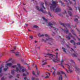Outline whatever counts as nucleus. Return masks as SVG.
Masks as SVG:
<instances>
[{
    "instance_id": "f257e3e1",
    "label": "nucleus",
    "mask_w": 80,
    "mask_h": 80,
    "mask_svg": "<svg viewBox=\"0 0 80 80\" xmlns=\"http://www.w3.org/2000/svg\"><path fill=\"white\" fill-rule=\"evenodd\" d=\"M42 41L43 42L44 41V42H46L47 41L48 42V43L50 45H52L53 43H54V40L53 39L48 38V39L46 38V40H44L43 39H42Z\"/></svg>"
},
{
    "instance_id": "f03ea898",
    "label": "nucleus",
    "mask_w": 80,
    "mask_h": 80,
    "mask_svg": "<svg viewBox=\"0 0 80 80\" xmlns=\"http://www.w3.org/2000/svg\"><path fill=\"white\" fill-rule=\"evenodd\" d=\"M57 2L53 1L52 2V4H51L50 8L52 11L55 10V9L56 8V6H57Z\"/></svg>"
},
{
    "instance_id": "7ed1b4c3",
    "label": "nucleus",
    "mask_w": 80,
    "mask_h": 80,
    "mask_svg": "<svg viewBox=\"0 0 80 80\" xmlns=\"http://www.w3.org/2000/svg\"><path fill=\"white\" fill-rule=\"evenodd\" d=\"M73 1H74V3L75 8H76V10H79L80 13V6L79 5V2L78 1L76 2L75 0H73Z\"/></svg>"
},
{
    "instance_id": "20e7f679",
    "label": "nucleus",
    "mask_w": 80,
    "mask_h": 80,
    "mask_svg": "<svg viewBox=\"0 0 80 80\" xmlns=\"http://www.w3.org/2000/svg\"><path fill=\"white\" fill-rule=\"evenodd\" d=\"M36 8H37L38 10L40 11V12H41L43 13H47V12L46 11H44L43 10V9L42 8H41L40 9V8L38 6H36Z\"/></svg>"
},
{
    "instance_id": "39448f33",
    "label": "nucleus",
    "mask_w": 80,
    "mask_h": 80,
    "mask_svg": "<svg viewBox=\"0 0 80 80\" xmlns=\"http://www.w3.org/2000/svg\"><path fill=\"white\" fill-rule=\"evenodd\" d=\"M69 36H66V38H68V40H70V37H72V38H73L74 40H76L75 39V38H74V37H73V36L72 35L71 33H69Z\"/></svg>"
},
{
    "instance_id": "423d86ee",
    "label": "nucleus",
    "mask_w": 80,
    "mask_h": 80,
    "mask_svg": "<svg viewBox=\"0 0 80 80\" xmlns=\"http://www.w3.org/2000/svg\"><path fill=\"white\" fill-rule=\"evenodd\" d=\"M56 74L57 75H60L59 77V80H62V75L60 72H57Z\"/></svg>"
},
{
    "instance_id": "0eeeda50",
    "label": "nucleus",
    "mask_w": 80,
    "mask_h": 80,
    "mask_svg": "<svg viewBox=\"0 0 80 80\" xmlns=\"http://www.w3.org/2000/svg\"><path fill=\"white\" fill-rule=\"evenodd\" d=\"M19 68L21 70H22V72H25V69L23 68V67L21 66L20 64H17Z\"/></svg>"
},
{
    "instance_id": "6e6552de",
    "label": "nucleus",
    "mask_w": 80,
    "mask_h": 80,
    "mask_svg": "<svg viewBox=\"0 0 80 80\" xmlns=\"http://www.w3.org/2000/svg\"><path fill=\"white\" fill-rule=\"evenodd\" d=\"M18 70H19L18 68H16V70H12L11 71V73L12 75H13V74L14 73V72H15V71H16L17 72H18Z\"/></svg>"
},
{
    "instance_id": "1a4fd4ad",
    "label": "nucleus",
    "mask_w": 80,
    "mask_h": 80,
    "mask_svg": "<svg viewBox=\"0 0 80 80\" xmlns=\"http://www.w3.org/2000/svg\"><path fill=\"white\" fill-rule=\"evenodd\" d=\"M71 32H72V34L74 35H75V37H77V38L78 39V41H80V39L79 38H78V37H77V36L76 34H75L74 33V32H73V31L71 29Z\"/></svg>"
},
{
    "instance_id": "9d476101",
    "label": "nucleus",
    "mask_w": 80,
    "mask_h": 80,
    "mask_svg": "<svg viewBox=\"0 0 80 80\" xmlns=\"http://www.w3.org/2000/svg\"><path fill=\"white\" fill-rule=\"evenodd\" d=\"M65 28V29H63L61 28V29H62V30H63V31H64V32H65V33H68V29L66 28Z\"/></svg>"
},
{
    "instance_id": "9b49d317",
    "label": "nucleus",
    "mask_w": 80,
    "mask_h": 80,
    "mask_svg": "<svg viewBox=\"0 0 80 80\" xmlns=\"http://www.w3.org/2000/svg\"><path fill=\"white\" fill-rule=\"evenodd\" d=\"M47 55H49V58H54L53 57L55 56V55H53L52 54H49V53H48L47 54Z\"/></svg>"
},
{
    "instance_id": "f8f14e48",
    "label": "nucleus",
    "mask_w": 80,
    "mask_h": 80,
    "mask_svg": "<svg viewBox=\"0 0 80 80\" xmlns=\"http://www.w3.org/2000/svg\"><path fill=\"white\" fill-rule=\"evenodd\" d=\"M52 61L54 63H57L58 62H60V59H54L52 60Z\"/></svg>"
},
{
    "instance_id": "ddd939ff",
    "label": "nucleus",
    "mask_w": 80,
    "mask_h": 80,
    "mask_svg": "<svg viewBox=\"0 0 80 80\" xmlns=\"http://www.w3.org/2000/svg\"><path fill=\"white\" fill-rule=\"evenodd\" d=\"M63 62H64V60H61V64H60V66H61V67H63L64 68H65V67H64V66H63V65H62V64H63Z\"/></svg>"
},
{
    "instance_id": "4468645a",
    "label": "nucleus",
    "mask_w": 80,
    "mask_h": 80,
    "mask_svg": "<svg viewBox=\"0 0 80 80\" xmlns=\"http://www.w3.org/2000/svg\"><path fill=\"white\" fill-rule=\"evenodd\" d=\"M61 11V9L59 8H57L55 10V12H59Z\"/></svg>"
},
{
    "instance_id": "2eb2a0df",
    "label": "nucleus",
    "mask_w": 80,
    "mask_h": 80,
    "mask_svg": "<svg viewBox=\"0 0 80 80\" xmlns=\"http://www.w3.org/2000/svg\"><path fill=\"white\" fill-rule=\"evenodd\" d=\"M1 66H2V67L0 68V73H2V68H3V65H1Z\"/></svg>"
},
{
    "instance_id": "dca6fc26",
    "label": "nucleus",
    "mask_w": 80,
    "mask_h": 80,
    "mask_svg": "<svg viewBox=\"0 0 80 80\" xmlns=\"http://www.w3.org/2000/svg\"><path fill=\"white\" fill-rule=\"evenodd\" d=\"M48 24L49 26H50V27H51L52 28H53V27L52 26L53 25L52 24V23H51L50 22H49Z\"/></svg>"
},
{
    "instance_id": "f3484780",
    "label": "nucleus",
    "mask_w": 80,
    "mask_h": 80,
    "mask_svg": "<svg viewBox=\"0 0 80 80\" xmlns=\"http://www.w3.org/2000/svg\"><path fill=\"white\" fill-rule=\"evenodd\" d=\"M15 54L16 55V56H17V57H18V56H20V55H19V52H15Z\"/></svg>"
},
{
    "instance_id": "a211bd4d",
    "label": "nucleus",
    "mask_w": 80,
    "mask_h": 80,
    "mask_svg": "<svg viewBox=\"0 0 80 80\" xmlns=\"http://www.w3.org/2000/svg\"><path fill=\"white\" fill-rule=\"evenodd\" d=\"M71 25V24L70 23H68V24H66V25L67 26L69 27V28H70V25Z\"/></svg>"
},
{
    "instance_id": "6ab92c4d",
    "label": "nucleus",
    "mask_w": 80,
    "mask_h": 80,
    "mask_svg": "<svg viewBox=\"0 0 80 80\" xmlns=\"http://www.w3.org/2000/svg\"><path fill=\"white\" fill-rule=\"evenodd\" d=\"M72 57H77V56H78V54H72Z\"/></svg>"
},
{
    "instance_id": "aec40b11",
    "label": "nucleus",
    "mask_w": 80,
    "mask_h": 80,
    "mask_svg": "<svg viewBox=\"0 0 80 80\" xmlns=\"http://www.w3.org/2000/svg\"><path fill=\"white\" fill-rule=\"evenodd\" d=\"M59 2L60 3H61V4L63 6H65V5L64 4V3H63V2H62L61 1H59Z\"/></svg>"
},
{
    "instance_id": "412c9836",
    "label": "nucleus",
    "mask_w": 80,
    "mask_h": 80,
    "mask_svg": "<svg viewBox=\"0 0 80 80\" xmlns=\"http://www.w3.org/2000/svg\"><path fill=\"white\" fill-rule=\"evenodd\" d=\"M41 4L42 6V8H44V9H45H45H46V8H45V7H44V6H43V2H41Z\"/></svg>"
},
{
    "instance_id": "4be33fe9",
    "label": "nucleus",
    "mask_w": 80,
    "mask_h": 80,
    "mask_svg": "<svg viewBox=\"0 0 80 80\" xmlns=\"http://www.w3.org/2000/svg\"><path fill=\"white\" fill-rule=\"evenodd\" d=\"M62 49L63 50V52H65L66 53H67V52H66V50L65 48H62Z\"/></svg>"
},
{
    "instance_id": "5701e85b",
    "label": "nucleus",
    "mask_w": 80,
    "mask_h": 80,
    "mask_svg": "<svg viewBox=\"0 0 80 80\" xmlns=\"http://www.w3.org/2000/svg\"><path fill=\"white\" fill-rule=\"evenodd\" d=\"M14 50H16V48H14V49H12V50H11L10 51V52H12V53H15V52H14Z\"/></svg>"
},
{
    "instance_id": "b1692460",
    "label": "nucleus",
    "mask_w": 80,
    "mask_h": 80,
    "mask_svg": "<svg viewBox=\"0 0 80 80\" xmlns=\"http://www.w3.org/2000/svg\"><path fill=\"white\" fill-rule=\"evenodd\" d=\"M67 1L69 2L70 3V4H72V2L70 1V0H64V1L65 2H68Z\"/></svg>"
},
{
    "instance_id": "393cba45",
    "label": "nucleus",
    "mask_w": 80,
    "mask_h": 80,
    "mask_svg": "<svg viewBox=\"0 0 80 80\" xmlns=\"http://www.w3.org/2000/svg\"><path fill=\"white\" fill-rule=\"evenodd\" d=\"M32 80H38V78H36V79H35V78L34 77H32Z\"/></svg>"
},
{
    "instance_id": "a878e982",
    "label": "nucleus",
    "mask_w": 80,
    "mask_h": 80,
    "mask_svg": "<svg viewBox=\"0 0 80 80\" xmlns=\"http://www.w3.org/2000/svg\"><path fill=\"white\" fill-rule=\"evenodd\" d=\"M56 56L55 57V58H58V53H56Z\"/></svg>"
},
{
    "instance_id": "bb28decb",
    "label": "nucleus",
    "mask_w": 80,
    "mask_h": 80,
    "mask_svg": "<svg viewBox=\"0 0 80 80\" xmlns=\"http://www.w3.org/2000/svg\"><path fill=\"white\" fill-rule=\"evenodd\" d=\"M42 18L45 21V22H47V21H48V20L47 19H45V18H44V17H42Z\"/></svg>"
},
{
    "instance_id": "cd10ccee",
    "label": "nucleus",
    "mask_w": 80,
    "mask_h": 80,
    "mask_svg": "<svg viewBox=\"0 0 80 80\" xmlns=\"http://www.w3.org/2000/svg\"><path fill=\"white\" fill-rule=\"evenodd\" d=\"M66 65H68V71H70V67L68 65V64H65Z\"/></svg>"
},
{
    "instance_id": "c85d7f7f",
    "label": "nucleus",
    "mask_w": 80,
    "mask_h": 80,
    "mask_svg": "<svg viewBox=\"0 0 80 80\" xmlns=\"http://www.w3.org/2000/svg\"><path fill=\"white\" fill-rule=\"evenodd\" d=\"M60 24L61 25H62V26H65V24L64 23H62V22H60Z\"/></svg>"
},
{
    "instance_id": "c756f323",
    "label": "nucleus",
    "mask_w": 80,
    "mask_h": 80,
    "mask_svg": "<svg viewBox=\"0 0 80 80\" xmlns=\"http://www.w3.org/2000/svg\"><path fill=\"white\" fill-rule=\"evenodd\" d=\"M60 72H61V74H65V72H63L62 71H60Z\"/></svg>"
},
{
    "instance_id": "7c9ffc66",
    "label": "nucleus",
    "mask_w": 80,
    "mask_h": 80,
    "mask_svg": "<svg viewBox=\"0 0 80 80\" xmlns=\"http://www.w3.org/2000/svg\"><path fill=\"white\" fill-rule=\"evenodd\" d=\"M68 7L69 10H72V9L71 8V7H69V6H68Z\"/></svg>"
},
{
    "instance_id": "2f4dec72",
    "label": "nucleus",
    "mask_w": 80,
    "mask_h": 80,
    "mask_svg": "<svg viewBox=\"0 0 80 80\" xmlns=\"http://www.w3.org/2000/svg\"><path fill=\"white\" fill-rule=\"evenodd\" d=\"M68 13H69L70 16H72V12H71L68 11Z\"/></svg>"
},
{
    "instance_id": "473e14b6",
    "label": "nucleus",
    "mask_w": 80,
    "mask_h": 80,
    "mask_svg": "<svg viewBox=\"0 0 80 80\" xmlns=\"http://www.w3.org/2000/svg\"><path fill=\"white\" fill-rule=\"evenodd\" d=\"M7 65H8V66H11V65H12V64L11 63H7Z\"/></svg>"
},
{
    "instance_id": "72a5a7b5",
    "label": "nucleus",
    "mask_w": 80,
    "mask_h": 80,
    "mask_svg": "<svg viewBox=\"0 0 80 80\" xmlns=\"http://www.w3.org/2000/svg\"><path fill=\"white\" fill-rule=\"evenodd\" d=\"M8 69V68H4L3 70L4 71H7Z\"/></svg>"
},
{
    "instance_id": "f704fd0d",
    "label": "nucleus",
    "mask_w": 80,
    "mask_h": 80,
    "mask_svg": "<svg viewBox=\"0 0 80 80\" xmlns=\"http://www.w3.org/2000/svg\"><path fill=\"white\" fill-rule=\"evenodd\" d=\"M40 71H37V75H39V74H40Z\"/></svg>"
},
{
    "instance_id": "c9c22d12",
    "label": "nucleus",
    "mask_w": 80,
    "mask_h": 80,
    "mask_svg": "<svg viewBox=\"0 0 80 80\" xmlns=\"http://www.w3.org/2000/svg\"><path fill=\"white\" fill-rule=\"evenodd\" d=\"M52 75H54V76H55V71H53V72L52 73Z\"/></svg>"
},
{
    "instance_id": "e433bc0d",
    "label": "nucleus",
    "mask_w": 80,
    "mask_h": 80,
    "mask_svg": "<svg viewBox=\"0 0 80 80\" xmlns=\"http://www.w3.org/2000/svg\"><path fill=\"white\" fill-rule=\"evenodd\" d=\"M64 40H65L64 39H62V41H61V42H62V43H65V41H64Z\"/></svg>"
},
{
    "instance_id": "4c0bfd02",
    "label": "nucleus",
    "mask_w": 80,
    "mask_h": 80,
    "mask_svg": "<svg viewBox=\"0 0 80 80\" xmlns=\"http://www.w3.org/2000/svg\"><path fill=\"white\" fill-rule=\"evenodd\" d=\"M46 75H50V73H49V72H47L46 74Z\"/></svg>"
},
{
    "instance_id": "58836bf2",
    "label": "nucleus",
    "mask_w": 80,
    "mask_h": 80,
    "mask_svg": "<svg viewBox=\"0 0 80 80\" xmlns=\"http://www.w3.org/2000/svg\"><path fill=\"white\" fill-rule=\"evenodd\" d=\"M5 67H6V68H8V65H7V64L5 65Z\"/></svg>"
},
{
    "instance_id": "ea45409f",
    "label": "nucleus",
    "mask_w": 80,
    "mask_h": 80,
    "mask_svg": "<svg viewBox=\"0 0 80 80\" xmlns=\"http://www.w3.org/2000/svg\"><path fill=\"white\" fill-rule=\"evenodd\" d=\"M12 60V58H10L8 59V61H6V63H7V62H9V61H10V60Z\"/></svg>"
},
{
    "instance_id": "a19ab883",
    "label": "nucleus",
    "mask_w": 80,
    "mask_h": 80,
    "mask_svg": "<svg viewBox=\"0 0 80 80\" xmlns=\"http://www.w3.org/2000/svg\"><path fill=\"white\" fill-rule=\"evenodd\" d=\"M75 68L76 70H79V68H78V67L76 66H75Z\"/></svg>"
},
{
    "instance_id": "79ce46f5",
    "label": "nucleus",
    "mask_w": 80,
    "mask_h": 80,
    "mask_svg": "<svg viewBox=\"0 0 80 80\" xmlns=\"http://www.w3.org/2000/svg\"><path fill=\"white\" fill-rule=\"evenodd\" d=\"M34 28H38V26H37L34 25L33 26Z\"/></svg>"
},
{
    "instance_id": "37998d69",
    "label": "nucleus",
    "mask_w": 80,
    "mask_h": 80,
    "mask_svg": "<svg viewBox=\"0 0 80 80\" xmlns=\"http://www.w3.org/2000/svg\"><path fill=\"white\" fill-rule=\"evenodd\" d=\"M38 36L39 37H41V35H40V33H39L38 34Z\"/></svg>"
},
{
    "instance_id": "c03bdc74",
    "label": "nucleus",
    "mask_w": 80,
    "mask_h": 80,
    "mask_svg": "<svg viewBox=\"0 0 80 80\" xmlns=\"http://www.w3.org/2000/svg\"><path fill=\"white\" fill-rule=\"evenodd\" d=\"M47 64V62H45L44 63H43L42 64V65H46Z\"/></svg>"
},
{
    "instance_id": "a18cd8bd",
    "label": "nucleus",
    "mask_w": 80,
    "mask_h": 80,
    "mask_svg": "<svg viewBox=\"0 0 80 80\" xmlns=\"http://www.w3.org/2000/svg\"><path fill=\"white\" fill-rule=\"evenodd\" d=\"M76 29L77 30V31L79 32V33H80V31L78 30V29L77 28Z\"/></svg>"
},
{
    "instance_id": "49530a36",
    "label": "nucleus",
    "mask_w": 80,
    "mask_h": 80,
    "mask_svg": "<svg viewBox=\"0 0 80 80\" xmlns=\"http://www.w3.org/2000/svg\"><path fill=\"white\" fill-rule=\"evenodd\" d=\"M70 42L71 43H73V42H74V41H73V40H71V41H70Z\"/></svg>"
},
{
    "instance_id": "de8ad7c7",
    "label": "nucleus",
    "mask_w": 80,
    "mask_h": 80,
    "mask_svg": "<svg viewBox=\"0 0 80 80\" xmlns=\"http://www.w3.org/2000/svg\"><path fill=\"white\" fill-rule=\"evenodd\" d=\"M48 14H49V15L50 16V17H52V15H51V14L50 13V12H48Z\"/></svg>"
},
{
    "instance_id": "09e8293b",
    "label": "nucleus",
    "mask_w": 80,
    "mask_h": 80,
    "mask_svg": "<svg viewBox=\"0 0 80 80\" xmlns=\"http://www.w3.org/2000/svg\"><path fill=\"white\" fill-rule=\"evenodd\" d=\"M9 78H12L13 77L12 75H10L9 77Z\"/></svg>"
},
{
    "instance_id": "8fccbe9b",
    "label": "nucleus",
    "mask_w": 80,
    "mask_h": 80,
    "mask_svg": "<svg viewBox=\"0 0 80 80\" xmlns=\"http://www.w3.org/2000/svg\"><path fill=\"white\" fill-rule=\"evenodd\" d=\"M70 62H72V63H74L75 62H73V60H71L70 61Z\"/></svg>"
},
{
    "instance_id": "3c124183",
    "label": "nucleus",
    "mask_w": 80,
    "mask_h": 80,
    "mask_svg": "<svg viewBox=\"0 0 80 80\" xmlns=\"http://www.w3.org/2000/svg\"><path fill=\"white\" fill-rule=\"evenodd\" d=\"M35 68H36V69L37 70H38V69L37 68V65H35Z\"/></svg>"
},
{
    "instance_id": "603ef678",
    "label": "nucleus",
    "mask_w": 80,
    "mask_h": 80,
    "mask_svg": "<svg viewBox=\"0 0 80 80\" xmlns=\"http://www.w3.org/2000/svg\"><path fill=\"white\" fill-rule=\"evenodd\" d=\"M30 38L31 39H33V36H31L30 37Z\"/></svg>"
},
{
    "instance_id": "864d4df0",
    "label": "nucleus",
    "mask_w": 80,
    "mask_h": 80,
    "mask_svg": "<svg viewBox=\"0 0 80 80\" xmlns=\"http://www.w3.org/2000/svg\"><path fill=\"white\" fill-rule=\"evenodd\" d=\"M12 68H15L16 67H17V66H12Z\"/></svg>"
},
{
    "instance_id": "5fc2aeb1",
    "label": "nucleus",
    "mask_w": 80,
    "mask_h": 80,
    "mask_svg": "<svg viewBox=\"0 0 80 80\" xmlns=\"http://www.w3.org/2000/svg\"><path fill=\"white\" fill-rule=\"evenodd\" d=\"M74 21L75 22H77V21H78V19L77 18H76L74 19Z\"/></svg>"
},
{
    "instance_id": "6e6d98bb",
    "label": "nucleus",
    "mask_w": 80,
    "mask_h": 80,
    "mask_svg": "<svg viewBox=\"0 0 80 80\" xmlns=\"http://www.w3.org/2000/svg\"><path fill=\"white\" fill-rule=\"evenodd\" d=\"M45 37H48V34H45Z\"/></svg>"
},
{
    "instance_id": "4d7b16f0",
    "label": "nucleus",
    "mask_w": 80,
    "mask_h": 80,
    "mask_svg": "<svg viewBox=\"0 0 80 80\" xmlns=\"http://www.w3.org/2000/svg\"><path fill=\"white\" fill-rule=\"evenodd\" d=\"M45 5H47V1H45Z\"/></svg>"
},
{
    "instance_id": "13d9d810",
    "label": "nucleus",
    "mask_w": 80,
    "mask_h": 80,
    "mask_svg": "<svg viewBox=\"0 0 80 80\" xmlns=\"http://www.w3.org/2000/svg\"><path fill=\"white\" fill-rule=\"evenodd\" d=\"M65 75V76H64V78H67V76L66 75V74H64Z\"/></svg>"
},
{
    "instance_id": "bf43d9fd",
    "label": "nucleus",
    "mask_w": 80,
    "mask_h": 80,
    "mask_svg": "<svg viewBox=\"0 0 80 80\" xmlns=\"http://www.w3.org/2000/svg\"><path fill=\"white\" fill-rule=\"evenodd\" d=\"M1 80H4L5 79H4V78H3V77H2V78H1Z\"/></svg>"
},
{
    "instance_id": "052dcab7",
    "label": "nucleus",
    "mask_w": 80,
    "mask_h": 80,
    "mask_svg": "<svg viewBox=\"0 0 80 80\" xmlns=\"http://www.w3.org/2000/svg\"><path fill=\"white\" fill-rule=\"evenodd\" d=\"M55 32H52V35L53 36V35H55Z\"/></svg>"
},
{
    "instance_id": "680f3d73",
    "label": "nucleus",
    "mask_w": 80,
    "mask_h": 80,
    "mask_svg": "<svg viewBox=\"0 0 80 80\" xmlns=\"http://www.w3.org/2000/svg\"><path fill=\"white\" fill-rule=\"evenodd\" d=\"M2 75H3V74H2V73L0 74V77H2Z\"/></svg>"
},
{
    "instance_id": "e2e57ef3",
    "label": "nucleus",
    "mask_w": 80,
    "mask_h": 80,
    "mask_svg": "<svg viewBox=\"0 0 80 80\" xmlns=\"http://www.w3.org/2000/svg\"><path fill=\"white\" fill-rule=\"evenodd\" d=\"M44 36V34H42L41 35V37H43Z\"/></svg>"
},
{
    "instance_id": "0e129e2a",
    "label": "nucleus",
    "mask_w": 80,
    "mask_h": 80,
    "mask_svg": "<svg viewBox=\"0 0 80 80\" xmlns=\"http://www.w3.org/2000/svg\"><path fill=\"white\" fill-rule=\"evenodd\" d=\"M49 77V76H46L45 77V78H48Z\"/></svg>"
},
{
    "instance_id": "69168bd1",
    "label": "nucleus",
    "mask_w": 80,
    "mask_h": 80,
    "mask_svg": "<svg viewBox=\"0 0 80 80\" xmlns=\"http://www.w3.org/2000/svg\"><path fill=\"white\" fill-rule=\"evenodd\" d=\"M32 74L34 75H35V72H34L33 71L32 72Z\"/></svg>"
},
{
    "instance_id": "338daca9",
    "label": "nucleus",
    "mask_w": 80,
    "mask_h": 80,
    "mask_svg": "<svg viewBox=\"0 0 80 80\" xmlns=\"http://www.w3.org/2000/svg\"><path fill=\"white\" fill-rule=\"evenodd\" d=\"M28 69L29 70H30V66H28Z\"/></svg>"
},
{
    "instance_id": "774afa93",
    "label": "nucleus",
    "mask_w": 80,
    "mask_h": 80,
    "mask_svg": "<svg viewBox=\"0 0 80 80\" xmlns=\"http://www.w3.org/2000/svg\"><path fill=\"white\" fill-rule=\"evenodd\" d=\"M24 80H27V77H25V78H24Z\"/></svg>"
}]
</instances>
